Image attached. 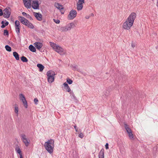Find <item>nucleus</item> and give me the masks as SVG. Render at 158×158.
<instances>
[{
  "mask_svg": "<svg viewBox=\"0 0 158 158\" xmlns=\"http://www.w3.org/2000/svg\"><path fill=\"white\" fill-rule=\"evenodd\" d=\"M136 17V14L133 12L131 14L126 21L123 24V27L126 30H129L133 25L134 20Z\"/></svg>",
  "mask_w": 158,
  "mask_h": 158,
  "instance_id": "obj_1",
  "label": "nucleus"
},
{
  "mask_svg": "<svg viewBox=\"0 0 158 158\" xmlns=\"http://www.w3.org/2000/svg\"><path fill=\"white\" fill-rule=\"evenodd\" d=\"M54 146V141L52 139H51L45 142L44 145L45 148L50 154L53 153Z\"/></svg>",
  "mask_w": 158,
  "mask_h": 158,
  "instance_id": "obj_2",
  "label": "nucleus"
},
{
  "mask_svg": "<svg viewBox=\"0 0 158 158\" xmlns=\"http://www.w3.org/2000/svg\"><path fill=\"white\" fill-rule=\"evenodd\" d=\"M48 81L49 83H52L54 81V76L56 74L54 71L52 70L48 71L47 74Z\"/></svg>",
  "mask_w": 158,
  "mask_h": 158,
  "instance_id": "obj_3",
  "label": "nucleus"
},
{
  "mask_svg": "<svg viewBox=\"0 0 158 158\" xmlns=\"http://www.w3.org/2000/svg\"><path fill=\"white\" fill-rule=\"evenodd\" d=\"M75 26V24L73 23H71L67 24L64 27H62L60 28V31H70L72 28Z\"/></svg>",
  "mask_w": 158,
  "mask_h": 158,
  "instance_id": "obj_4",
  "label": "nucleus"
},
{
  "mask_svg": "<svg viewBox=\"0 0 158 158\" xmlns=\"http://www.w3.org/2000/svg\"><path fill=\"white\" fill-rule=\"evenodd\" d=\"M124 127L130 138L131 139H134V137L132 133V131L127 124H124Z\"/></svg>",
  "mask_w": 158,
  "mask_h": 158,
  "instance_id": "obj_5",
  "label": "nucleus"
},
{
  "mask_svg": "<svg viewBox=\"0 0 158 158\" xmlns=\"http://www.w3.org/2000/svg\"><path fill=\"white\" fill-rule=\"evenodd\" d=\"M15 25L16 31V32L19 38H20V26L19 21H15ZM20 40H21V39H20Z\"/></svg>",
  "mask_w": 158,
  "mask_h": 158,
  "instance_id": "obj_6",
  "label": "nucleus"
},
{
  "mask_svg": "<svg viewBox=\"0 0 158 158\" xmlns=\"http://www.w3.org/2000/svg\"><path fill=\"white\" fill-rule=\"evenodd\" d=\"M77 12L75 10H72L69 12V13L68 16V19L69 20L73 19L77 15Z\"/></svg>",
  "mask_w": 158,
  "mask_h": 158,
  "instance_id": "obj_7",
  "label": "nucleus"
},
{
  "mask_svg": "<svg viewBox=\"0 0 158 158\" xmlns=\"http://www.w3.org/2000/svg\"><path fill=\"white\" fill-rule=\"evenodd\" d=\"M11 9L9 7H7L4 9V11L5 13L3 14V17L6 18H9L11 14Z\"/></svg>",
  "mask_w": 158,
  "mask_h": 158,
  "instance_id": "obj_8",
  "label": "nucleus"
},
{
  "mask_svg": "<svg viewBox=\"0 0 158 158\" xmlns=\"http://www.w3.org/2000/svg\"><path fill=\"white\" fill-rule=\"evenodd\" d=\"M19 98L20 100L22 102L24 107L26 108H27L28 106L27 102L26 99L24 95L22 94H20Z\"/></svg>",
  "mask_w": 158,
  "mask_h": 158,
  "instance_id": "obj_9",
  "label": "nucleus"
},
{
  "mask_svg": "<svg viewBox=\"0 0 158 158\" xmlns=\"http://www.w3.org/2000/svg\"><path fill=\"white\" fill-rule=\"evenodd\" d=\"M18 18L20 21L21 23L26 26L27 25L28 23H29L28 20L24 17L21 16H19Z\"/></svg>",
  "mask_w": 158,
  "mask_h": 158,
  "instance_id": "obj_10",
  "label": "nucleus"
},
{
  "mask_svg": "<svg viewBox=\"0 0 158 158\" xmlns=\"http://www.w3.org/2000/svg\"><path fill=\"white\" fill-rule=\"evenodd\" d=\"M54 50L60 55L64 54L65 53L64 49L58 45Z\"/></svg>",
  "mask_w": 158,
  "mask_h": 158,
  "instance_id": "obj_11",
  "label": "nucleus"
},
{
  "mask_svg": "<svg viewBox=\"0 0 158 158\" xmlns=\"http://www.w3.org/2000/svg\"><path fill=\"white\" fill-rule=\"evenodd\" d=\"M22 139L23 140V143H25L26 146H28L29 143V141H28L26 138V135L24 134L21 135Z\"/></svg>",
  "mask_w": 158,
  "mask_h": 158,
  "instance_id": "obj_12",
  "label": "nucleus"
},
{
  "mask_svg": "<svg viewBox=\"0 0 158 158\" xmlns=\"http://www.w3.org/2000/svg\"><path fill=\"white\" fill-rule=\"evenodd\" d=\"M34 45L35 47L41 52H42V48L41 49V48L43 46V44L40 42H36L34 44Z\"/></svg>",
  "mask_w": 158,
  "mask_h": 158,
  "instance_id": "obj_13",
  "label": "nucleus"
},
{
  "mask_svg": "<svg viewBox=\"0 0 158 158\" xmlns=\"http://www.w3.org/2000/svg\"><path fill=\"white\" fill-rule=\"evenodd\" d=\"M24 4L25 7L28 9L31 7V0H23Z\"/></svg>",
  "mask_w": 158,
  "mask_h": 158,
  "instance_id": "obj_14",
  "label": "nucleus"
},
{
  "mask_svg": "<svg viewBox=\"0 0 158 158\" xmlns=\"http://www.w3.org/2000/svg\"><path fill=\"white\" fill-rule=\"evenodd\" d=\"M55 6L61 12V14H64V11L63 10L64 8L63 7V6L60 5V4L57 3L55 4Z\"/></svg>",
  "mask_w": 158,
  "mask_h": 158,
  "instance_id": "obj_15",
  "label": "nucleus"
},
{
  "mask_svg": "<svg viewBox=\"0 0 158 158\" xmlns=\"http://www.w3.org/2000/svg\"><path fill=\"white\" fill-rule=\"evenodd\" d=\"M33 15L36 19L38 21H41L42 20V15L40 13L33 12Z\"/></svg>",
  "mask_w": 158,
  "mask_h": 158,
  "instance_id": "obj_16",
  "label": "nucleus"
},
{
  "mask_svg": "<svg viewBox=\"0 0 158 158\" xmlns=\"http://www.w3.org/2000/svg\"><path fill=\"white\" fill-rule=\"evenodd\" d=\"M69 93L70 94V96L72 99L73 100L76 102H77L78 101V100L77 98L75 96L73 91H71L69 92Z\"/></svg>",
  "mask_w": 158,
  "mask_h": 158,
  "instance_id": "obj_17",
  "label": "nucleus"
},
{
  "mask_svg": "<svg viewBox=\"0 0 158 158\" xmlns=\"http://www.w3.org/2000/svg\"><path fill=\"white\" fill-rule=\"evenodd\" d=\"M104 149L102 148L99 153V158H104Z\"/></svg>",
  "mask_w": 158,
  "mask_h": 158,
  "instance_id": "obj_18",
  "label": "nucleus"
},
{
  "mask_svg": "<svg viewBox=\"0 0 158 158\" xmlns=\"http://www.w3.org/2000/svg\"><path fill=\"white\" fill-rule=\"evenodd\" d=\"M63 85L64 86V88L68 92H69L71 91V89L68 85V84L66 82H64L63 84Z\"/></svg>",
  "mask_w": 158,
  "mask_h": 158,
  "instance_id": "obj_19",
  "label": "nucleus"
},
{
  "mask_svg": "<svg viewBox=\"0 0 158 158\" xmlns=\"http://www.w3.org/2000/svg\"><path fill=\"white\" fill-rule=\"evenodd\" d=\"M15 150L17 153L19 154V155L22 154V152L19 146L18 145H16Z\"/></svg>",
  "mask_w": 158,
  "mask_h": 158,
  "instance_id": "obj_20",
  "label": "nucleus"
},
{
  "mask_svg": "<svg viewBox=\"0 0 158 158\" xmlns=\"http://www.w3.org/2000/svg\"><path fill=\"white\" fill-rule=\"evenodd\" d=\"M13 55L17 60H19V55L16 52H13Z\"/></svg>",
  "mask_w": 158,
  "mask_h": 158,
  "instance_id": "obj_21",
  "label": "nucleus"
},
{
  "mask_svg": "<svg viewBox=\"0 0 158 158\" xmlns=\"http://www.w3.org/2000/svg\"><path fill=\"white\" fill-rule=\"evenodd\" d=\"M29 49L31 52H35L36 51V49L35 48V47H34L32 44H31L29 45Z\"/></svg>",
  "mask_w": 158,
  "mask_h": 158,
  "instance_id": "obj_22",
  "label": "nucleus"
},
{
  "mask_svg": "<svg viewBox=\"0 0 158 158\" xmlns=\"http://www.w3.org/2000/svg\"><path fill=\"white\" fill-rule=\"evenodd\" d=\"M83 7V5L82 4L77 3V8L78 10H81Z\"/></svg>",
  "mask_w": 158,
  "mask_h": 158,
  "instance_id": "obj_23",
  "label": "nucleus"
},
{
  "mask_svg": "<svg viewBox=\"0 0 158 158\" xmlns=\"http://www.w3.org/2000/svg\"><path fill=\"white\" fill-rule=\"evenodd\" d=\"M37 66L39 69L40 72H42L44 68V66L40 64H38Z\"/></svg>",
  "mask_w": 158,
  "mask_h": 158,
  "instance_id": "obj_24",
  "label": "nucleus"
},
{
  "mask_svg": "<svg viewBox=\"0 0 158 158\" xmlns=\"http://www.w3.org/2000/svg\"><path fill=\"white\" fill-rule=\"evenodd\" d=\"M21 61L23 62H27L28 61L27 59L25 56H23L20 58Z\"/></svg>",
  "mask_w": 158,
  "mask_h": 158,
  "instance_id": "obj_25",
  "label": "nucleus"
},
{
  "mask_svg": "<svg viewBox=\"0 0 158 158\" xmlns=\"http://www.w3.org/2000/svg\"><path fill=\"white\" fill-rule=\"evenodd\" d=\"M50 44L54 50L56 48V47L57 46V45L52 42H50Z\"/></svg>",
  "mask_w": 158,
  "mask_h": 158,
  "instance_id": "obj_26",
  "label": "nucleus"
},
{
  "mask_svg": "<svg viewBox=\"0 0 158 158\" xmlns=\"http://www.w3.org/2000/svg\"><path fill=\"white\" fill-rule=\"evenodd\" d=\"M27 25L26 26L30 28L33 29L34 28L33 24L29 22L28 23Z\"/></svg>",
  "mask_w": 158,
  "mask_h": 158,
  "instance_id": "obj_27",
  "label": "nucleus"
},
{
  "mask_svg": "<svg viewBox=\"0 0 158 158\" xmlns=\"http://www.w3.org/2000/svg\"><path fill=\"white\" fill-rule=\"evenodd\" d=\"M15 112L17 114V115H18V111H19V108L17 106V105L16 104L15 105Z\"/></svg>",
  "mask_w": 158,
  "mask_h": 158,
  "instance_id": "obj_28",
  "label": "nucleus"
},
{
  "mask_svg": "<svg viewBox=\"0 0 158 158\" xmlns=\"http://www.w3.org/2000/svg\"><path fill=\"white\" fill-rule=\"evenodd\" d=\"M5 48L6 50L9 52H10L11 51V48L8 45H6L5 46Z\"/></svg>",
  "mask_w": 158,
  "mask_h": 158,
  "instance_id": "obj_29",
  "label": "nucleus"
},
{
  "mask_svg": "<svg viewBox=\"0 0 158 158\" xmlns=\"http://www.w3.org/2000/svg\"><path fill=\"white\" fill-rule=\"evenodd\" d=\"M66 81L69 84H71L73 83V81L69 79V78L68 77L66 79Z\"/></svg>",
  "mask_w": 158,
  "mask_h": 158,
  "instance_id": "obj_30",
  "label": "nucleus"
},
{
  "mask_svg": "<svg viewBox=\"0 0 158 158\" xmlns=\"http://www.w3.org/2000/svg\"><path fill=\"white\" fill-rule=\"evenodd\" d=\"M3 35H4L5 36H8L9 34V31L7 29L4 30V33Z\"/></svg>",
  "mask_w": 158,
  "mask_h": 158,
  "instance_id": "obj_31",
  "label": "nucleus"
},
{
  "mask_svg": "<svg viewBox=\"0 0 158 158\" xmlns=\"http://www.w3.org/2000/svg\"><path fill=\"white\" fill-rule=\"evenodd\" d=\"M71 66L73 68V70H77L78 71V70H79V69H78L77 66V65H76L75 66L71 65Z\"/></svg>",
  "mask_w": 158,
  "mask_h": 158,
  "instance_id": "obj_32",
  "label": "nucleus"
},
{
  "mask_svg": "<svg viewBox=\"0 0 158 158\" xmlns=\"http://www.w3.org/2000/svg\"><path fill=\"white\" fill-rule=\"evenodd\" d=\"M1 24H2L1 26V28H4L6 26V25H5V22L4 21H2L1 22Z\"/></svg>",
  "mask_w": 158,
  "mask_h": 158,
  "instance_id": "obj_33",
  "label": "nucleus"
},
{
  "mask_svg": "<svg viewBox=\"0 0 158 158\" xmlns=\"http://www.w3.org/2000/svg\"><path fill=\"white\" fill-rule=\"evenodd\" d=\"M34 101L35 104L37 105L38 104V102L39 101L38 99L37 98H35L34 99Z\"/></svg>",
  "mask_w": 158,
  "mask_h": 158,
  "instance_id": "obj_34",
  "label": "nucleus"
},
{
  "mask_svg": "<svg viewBox=\"0 0 158 158\" xmlns=\"http://www.w3.org/2000/svg\"><path fill=\"white\" fill-rule=\"evenodd\" d=\"M78 3L82 4H83V3H85V0H79L78 2Z\"/></svg>",
  "mask_w": 158,
  "mask_h": 158,
  "instance_id": "obj_35",
  "label": "nucleus"
},
{
  "mask_svg": "<svg viewBox=\"0 0 158 158\" xmlns=\"http://www.w3.org/2000/svg\"><path fill=\"white\" fill-rule=\"evenodd\" d=\"M53 21L56 23L58 24L59 23H60V21L59 19H53Z\"/></svg>",
  "mask_w": 158,
  "mask_h": 158,
  "instance_id": "obj_36",
  "label": "nucleus"
},
{
  "mask_svg": "<svg viewBox=\"0 0 158 158\" xmlns=\"http://www.w3.org/2000/svg\"><path fill=\"white\" fill-rule=\"evenodd\" d=\"M79 137L81 138H82L84 137L83 134L82 133H81L79 134L78 135Z\"/></svg>",
  "mask_w": 158,
  "mask_h": 158,
  "instance_id": "obj_37",
  "label": "nucleus"
},
{
  "mask_svg": "<svg viewBox=\"0 0 158 158\" xmlns=\"http://www.w3.org/2000/svg\"><path fill=\"white\" fill-rule=\"evenodd\" d=\"M26 17L28 19H29L30 20H33L32 18L29 14H28L27 15Z\"/></svg>",
  "mask_w": 158,
  "mask_h": 158,
  "instance_id": "obj_38",
  "label": "nucleus"
},
{
  "mask_svg": "<svg viewBox=\"0 0 158 158\" xmlns=\"http://www.w3.org/2000/svg\"><path fill=\"white\" fill-rule=\"evenodd\" d=\"M106 147V149H107L109 148V144L108 143H106L105 145Z\"/></svg>",
  "mask_w": 158,
  "mask_h": 158,
  "instance_id": "obj_39",
  "label": "nucleus"
},
{
  "mask_svg": "<svg viewBox=\"0 0 158 158\" xmlns=\"http://www.w3.org/2000/svg\"><path fill=\"white\" fill-rule=\"evenodd\" d=\"M3 15V13L2 9H0V16H1Z\"/></svg>",
  "mask_w": 158,
  "mask_h": 158,
  "instance_id": "obj_40",
  "label": "nucleus"
},
{
  "mask_svg": "<svg viewBox=\"0 0 158 158\" xmlns=\"http://www.w3.org/2000/svg\"><path fill=\"white\" fill-rule=\"evenodd\" d=\"M22 14L24 16H25L26 17L27 16V15H28L25 12H23L22 13Z\"/></svg>",
  "mask_w": 158,
  "mask_h": 158,
  "instance_id": "obj_41",
  "label": "nucleus"
},
{
  "mask_svg": "<svg viewBox=\"0 0 158 158\" xmlns=\"http://www.w3.org/2000/svg\"><path fill=\"white\" fill-rule=\"evenodd\" d=\"M74 127L76 130V131L77 132L78 131V128H77V126L76 125L74 126Z\"/></svg>",
  "mask_w": 158,
  "mask_h": 158,
  "instance_id": "obj_42",
  "label": "nucleus"
},
{
  "mask_svg": "<svg viewBox=\"0 0 158 158\" xmlns=\"http://www.w3.org/2000/svg\"><path fill=\"white\" fill-rule=\"evenodd\" d=\"M131 46L133 48H134L135 47V45L132 43L131 44Z\"/></svg>",
  "mask_w": 158,
  "mask_h": 158,
  "instance_id": "obj_43",
  "label": "nucleus"
},
{
  "mask_svg": "<svg viewBox=\"0 0 158 158\" xmlns=\"http://www.w3.org/2000/svg\"><path fill=\"white\" fill-rule=\"evenodd\" d=\"M9 24V22L7 21H6L5 23V25H6V26H7Z\"/></svg>",
  "mask_w": 158,
  "mask_h": 158,
  "instance_id": "obj_44",
  "label": "nucleus"
},
{
  "mask_svg": "<svg viewBox=\"0 0 158 158\" xmlns=\"http://www.w3.org/2000/svg\"><path fill=\"white\" fill-rule=\"evenodd\" d=\"M90 17V16H88V15H86V16L85 17V18L86 19H88L89 18V17Z\"/></svg>",
  "mask_w": 158,
  "mask_h": 158,
  "instance_id": "obj_45",
  "label": "nucleus"
},
{
  "mask_svg": "<svg viewBox=\"0 0 158 158\" xmlns=\"http://www.w3.org/2000/svg\"><path fill=\"white\" fill-rule=\"evenodd\" d=\"M19 156H20V158H23V156H22V154L19 155Z\"/></svg>",
  "mask_w": 158,
  "mask_h": 158,
  "instance_id": "obj_46",
  "label": "nucleus"
},
{
  "mask_svg": "<svg viewBox=\"0 0 158 158\" xmlns=\"http://www.w3.org/2000/svg\"><path fill=\"white\" fill-rule=\"evenodd\" d=\"M94 15L93 14L91 13L90 14V16H93Z\"/></svg>",
  "mask_w": 158,
  "mask_h": 158,
  "instance_id": "obj_47",
  "label": "nucleus"
},
{
  "mask_svg": "<svg viewBox=\"0 0 158 158\" xmlns=\"http://www.w3.org/2000/svg\"><path fill=\"white\" fill-rule=\"evenodd\" d=\"M43 23H44L46 22V20L45 19H44L43 21Z\"/></svg>",
  "mask_w": 158,
  "mask_h": 158,
  "instance_id": "obj_48",
  "label": "nucleus"
},
{
  "mask_svg": "<svg viewBox=\"0 0 158 158\" xmlns=\"http://www.w3.org/2000/svg\"><path fill=\"white\" fill-rule=\"evenodd\" d=\"M44 50H45L44 49V50H43V49H42V52H44Z\"/></svg>",
  "mask_w": 158,
  "mask_h": 158,
  "instance_id": "obj_49",
  "label": "nucleus"
},
{
  "mask_svg": "<svg viewBox=\"0 0 158 158\" xmlns=\"http://www.w3.org/2000/svg\"><path fill=\"white\" fill-rule=\"evenodd\" d=\"M106 74H108V73H107V72H106Z\"/></svg>",
  "mask_w": 158,
  "mask_h": 158,
  "instance_id": "obj_50",
  "label": "nucleus"
}]
</instances>
